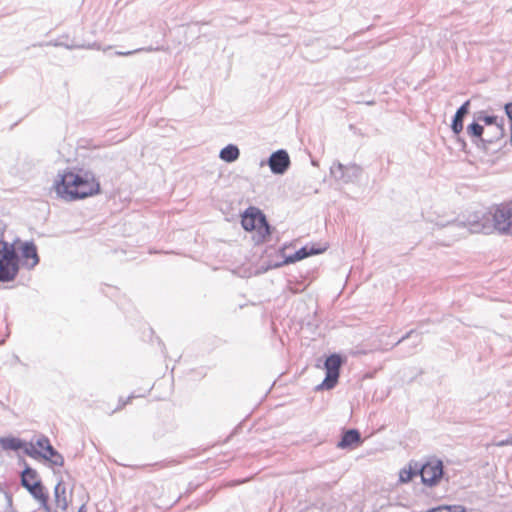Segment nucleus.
<instances>
[{
    "label": "nucleus",
    "instance_id": "f257e3e1",
    "mask_svg": "<svg viewBox=\"0 0 512 512\" xmlns=\"http://www.w3.org/2000/svg\"><path fill=\"white\" fill-rule=\"evenodd\" d=\"M436 225L457 232L459 237L467 233L490 234L494 230L501 234H512V201L492 207L488 211L475 212L465 222L454 220Z\"/></svg>",
    "mask_w": 512,
    "mask_h": 512
},
{
    "label": "nucleus",
    "instance_id": "f03ea898",
    "mask_svg": "<svg viewBox=\"0 0 512 512\" xmlns=\"http://www.w3.org/2000/svg\"><path fill=\"white\" fill-rule=\"evenodd\" d=\"M56 193L65 200L82 199L99 191L100 185L90 173L77 174L71 171L58 175Z\"/></svg>",
    "mask_w": 512,
    "mask_h": 512
},
{
    "label": "nucleus",
    "instance_id": "7ed1b4c3",
    "mask_svg": "<svg viewBox=\"0 0 512 512\" xmlns=\"http://www.w3.org/2000/svg\"><path fill=\"white\" fill-rule=\"evenodd\" d=\"M19 271V257L15 243L0 240V282L15 279Z\"/></svg>",
    "mask_w": 512,
    "mask_h": 512
},
{
    "label": "nucleus",
    "instance_id": "20e7f679",
    "mask_svg": "<svg viewBox=\"0 0 512 512\" xmlns=\"http://www.w3.org/2000/svg\"><path fill=\"white\" fill-rule=\"evenodd\" d=\"M38 476L37 471L25 464V469L21 473V485L38 500L41 507L48 508V495L44 492V486L40 480L35 482L28 481V477Z\"/></svg>",
    "mask_w": 512,
    "mask_h": 512
},
{
    "label": "nucleus",
    "instance_id": "39448f33",
    "mask_svg": "<svg viewBox=\"0 0 512 512\" xmlns=\"http://www.w3.org/2000/svg\"><path fill=\"white\" fill-rule=\"evenodd\" d=\"M362 172L361 166L355 163L344 165L339 161H335L330 167L331 177L343 184L355 183L361 177Z\"/></svg>",
    "mask_w": 512,
    "mask_h": 512
},
{
    "label": "nucleus",
    "instance_id": "423d86ee",
    "mask_svg": "<svg viewBox=\"0 0 512 512\" xmlns=\"http://www.w3.org/2000/svg\"><path fill=\"white\" fill-rule=\"evenodd\" d=\"M342 365V358L338 354H331L324 363L326 370V377L321 384V387L332 389L338 382L340 368Z\"/></svg>",
    "mask_w": 512,
    "mask_h": 512
},
{
    "label": "nucleus",
    "instance_id": "0eeeda50",
    "mask_svg": "<svg viewBox=\"0 0 512 512\" xmlns=\"http://www.w3.org/2000/svg\"><path fill=\"white\" fill-rule=\"evenodd\" d=\"M425 485L434 486L443 476V464L440 460L427 462L418 472Z\"/></svg>",
    "mask_w": 512,
    "mask_h": 512
},
{
    "label": "nucleus",
    "instance_id": "6e6552de",
    "mask_svg": "<svg viewBox=\"0 0 512 512\" xmlns=\"http://www.w3.org/2000/svg\"><path fill=\"white\" fill-rule=\"evenodd\" d=\"M475 120L478 122L484 123L486 126H489L493 130V135L491 137L483 139L487 143L491 144L496 140L500 139L504 135L503 124L498 122V117L494 115H486L484 111H480L475 114Z\"/></svg>",
    "mask_w": 512,
    "mask_h": 512
},
{
    "label": "nucleus",
    "instance_id": "1a4fd4ad",
    "mask_svg": "<svg viewBox=\"0 0 512 512\" xmlns=\"http://www.w3.org/2000/svg\"><path fill=\"white\" fill-rule=\"evenodd\" d=\"M267 164L273 174L283 175L290 167V157L286 150L279 149L273 152Z\"/></svg>",
    "mask_w": 512,
    "mask_h": 512
},
{
    "label": "nucleus",
    "instance_id": "9d476101",
    "mask_svg": "<svg viewBox=\"0 0 512 512\" xmlns=\"http://www.w3.org/2000/svg\"><path fill=\"white\" fill-rule=\"evenodd\" d=\"M36 446L43 450L42 459L47 460L54 466H63V456L51 445L48 437L41 436L36 440Z\"/></svg>",
    "mask_w": 512,
    "mask_h": 512
},
{
    "label": "nucleus",
    "instance_id": "9b49d317",
    "mask_svg": "<svg viewBox=\"0 0 512 512\" xmlns=\"http://www.w3.org/2000/svg\"><path fill=\"white\" fill-rule=\"evenodd\" d=\"M23 260V266L33 269L39 263L37 247L32 241H26L19 246Z\"/></svg>",
    "mask_w": 512,
    "mask_h": 512
},
{
    "label": "nucleus",
    "instance_id": "f8f14e48",
    "mask_svg": "<svg viewBox=\"0 0 512 512\" xmlns=\"http://www.w3.org/2000/svg\"><path fill=\"white\" fill-rule=\"evenodd\" d=\"M264 214L255 207H249L242 215L241 224L246 231H254L258 227L259 218Z\"/></svg>",
    "mask_w": 512,
    "mask_h": 512
},
{
    "label": "nucleus",
    "instance_id": "ddd939ff",
    "mask_svg": "<svg viewBox=\"0 0 512 512\" xmlns=\"http://www.w3.org/2000/svg\"><path fill=\"white\" fill-rule=\"evenodd\" d=\"M326 250V247H316L315 245L304 246L297 250L294 254L289 255L285 259V263H295L297 261L303 260L309 256L318 255L323 253Z\"/></svg>",
    "mask_w": 512,
    "mask_h": 512
},
{
    "label": "nucleus",
    "instance_id": "4468645a",
    "mask_svg": "<svg viewBox=\"0 0 512 512\" xmlns=\"http://www.w3.org/2000/svg\"><path fill=\"white\" fill-rule=\"evenodd\" d=\"M361 442L362 439L360 432L357 429H349L342 434L337 447L340 449H348L361 444Z\"/></svg>",
    "mask_w": 512,
    "mask_h": 512
},
{
    "label": "nucleus",
    "instance_id": "2eb2a0df",
    "mask_svg": "<svg viewBox=\"0 0 512 512\" xmlns=\"http://www.w3.org/2000/svg\"><path fill=\"white\" fill-rule=\"evenodd\" d=\"M470 101L467 100L464 102L456 111L452 123L451 129L454 134H459L463 130V120L465 116L469 113Z\"/></svg>",
    "mask_w": 512,
    "mask_h": 512
},
{
    "label": "nucleus",
    "instance_id": "dca6fc26",
    "mask_svg": "<svg viewBox=\"0 0 512 512\" xmlns=\"http://www.w3.org/2000/svg\"><path fill=\"white\" fill-rule=\"evenodd\" d=\"M259 219L258 227L254 230L256 231L255 241L256 243H263L269 240L273 228L269 225L265 216Z\"/></svg>",
    "mask_w": 512,
    "mask_h": 512
},
{
    "label": "nucleus",
    "instance_id": "f3484780",
    "mask_svg": "<svg viewBox=\"0 0 512 512\" xmlns=\"http://www.w3.org/2000/svg\"><path fill=\"white\" fill-rule=\"evenodd\" d=\"M240 156L239 148L234 144H229L221 149L219 157L221 160L232 163L236 161Z\"/></svg>",
    "mask_w": 512,
    "mask_h": 512
},
{
    "label": "nucleus",
    "instance_id": "a211bd4d",
    "mask_svg": "<svg viewBox=\"0 0 512 512\" xmlns=\"http://www.w3.org/2000/svg\"><path fill=\"white\" fill-rule=\"evenodd\" d=\"M0 446L4 450L17 451L25 446V443L16 437H1Z\"/></svg>",
    "mask_w": 512,
    "mask_h": 512
},
{
    "label": "nucleus",
    "instance_id": "6ab92c4d",
    "mask_svg": "<svg viewBox=\"0 0 512 512\" xmlns=\"http://www.w3.org/2000/svg\"><path fill=\"white\" fill-rule=\"evenodd\" d=\"M467 134L471 137H475V138L479 139L480 141H482L484 143H487L486 141L483 140V139H485L483 137L484 127L477 120L474 121L473 123H471L470 125H468Z\"/></svg>",
    "mask_w": 512,
    "mask_h": 512
},
{
    "label": "nucleus",
    "instance_id": "aec40b11",
    "mask_svg": "<svg viewBox=\"0 0 512 512\" xmlns=\"http://www.w3.org/2000/svg\"><path fill=\"white\" fill-rule=\"evenodd\" d=\"M54 494L57 505L61 507L63 510L66 509L68 504L65 497V487L62 486L61 482H58V484L55 486Z\"/></svg>",
    "mask_w": 512,
    "mask_h": 512
},
{
    "label": "nucleus",
    "instance_id": "412c9836",
    "mask_svg": "<svg viewBox=\"0 0 512 512\" xmlns=\"http://www.w3.org/2000/svg\"><path fill=\"white\" fill-rule=\"evenodd\" d=\"M23 448H24V453L34 459L42 458V456H43L42 450L36 449L32 443L29 446H27L25 444V446Z\"/></svg>",
    "mask_w": 512,
    "mask_h": 512
},
{
    "label": "nucleus",
    "instance_id": "4be33fe9",
    "mask_svg": "<svg viewBox=\"0 0 512 512\" xmlns=\"http://www.w3.org/2000/svg\"><path fill=\"white\" fill-rule=\"evenodd\" d=\"M160 50H163V48L162 47L153 48V47L150 46V47H147V48H139V49H135V50H132V51H126V52L117 51V52H115V54L118 55V56H129V55H133L135 53L141 52V51L151 52V51H160Z\"/></svg>",
    "mask_w": 512,
    "mask_h": 512
},
{
    "label": "nucleus",
    "instance_id": "5701e85b",
    "mask_svg": "<svg viewBox=\"0 0 512 512\" xmlns=\"http://www.w3.org/2000/svg\"><path fill=\"white\" fill-rule=\"evenodd\" d=\"M417 475L416 471L410 469H402L399 474L400 481L403 483L409 482L413 476Z\"/></svg>",
    "mask_w": 512,
    "mask_h": 512
},
{
    "label": "nucleus",
    "instance_id": "b1692460",
    "mask_svg": "<svg viewBox=\"0 0 512 512\" xmlns=\"http://www.w3.org/2000/svg\"><path fill=\"white\" fill-rule=\"evenodd\" d=\"M414 334L416 335V338H417V340L414 342V346H417L420 343V341H421V337H420L419 334H416V332L414 330H410L409 332H407L402 338H400L395 343V345H398L401 342H403L404 340L411 338Z\"/></svg>",
    "mask_w": 512,
    "mask_h": 512
},
{
    "label": "nucleus",
    "instance_id": "393cba45",
    "mask_svg": "<svg viewBox=\"0 0 512 512\" xmlns=\"http://www.w3.org/2000/svg\"><path fill=\"white\" fill-rule=\"evenodd\" d=\"M504 109H505V113L508 117V119L510 120V123H511V142H512V102L510 103H506L504 105Z\"/></svg>",
    "mask_w": 512,
    "mask_h": 512
},
{
    "label": "nucleus",
    "instance_id": "a878e982",
    "mask_svg": "<svg viewBox=\"0 0 512 512\" xmlns=\"http://www.w3.org/2000/svg\"><path fill=\"white\" fill-rule=\"evenodd\" d=\"M443 512H465L461 506H443Z\"/></svg>",
    "mask_w": 512,
    "mask_h": 512
},
{
    "label": "nucleus",
    "instance_id": "bb28decb",
    "mask_svg": "<svg viewBox=\"0 0 512 512\" xmlns=\"http://www.w3.org/2000/svg\"><path fill=\"white\" fill-rule=\"evenodd\" d=\"M427 512H443V506L432 508V509L428 510Z\"/></svg>",
    "mask_w": 512,
    "mask_h": 512
},
{
    "label": "nucleus",
    "instance_id": "cd10ccee",
    "mask_svg": "<svg viewBox=\"0 0 512 512\" xmlns=\"http://www.w3.org/2000/svg\"><path fill=\"white\" fill-rule=\"evenodd\" d=\"M484 134L486 135L484 138L491 137L493 135V130L489 128L486 132L484 131Z\"/></svg>",
    "mask_w": 512,
    "mask_h": 512
},
{
    "label": "nucleus",
    "instance_id": "c85d7f7f",
    "mask_svg": "<svg viewBox=\"0 0 512 512\" xmlns=\"http://www.w3.org/2000/svg\"><path fill=\"white\" fill-rule=\"evenodd\" d=\"M132 398H134V396H133V395L129 396V397L127 398V400H126L125 402H123L122 406H125L127 403H129V401H130Z\"/></svg>",
    "mask_w": 512,
    "mask_h": 512
},
{
    "label": "nucleus",
    "instance_id": "c756f323",
    "mask_svg": "<svg viewBox=\"0 0 512 512\" xmlns=\"http://www.w3.org/2000/svg\"><path fill=\"white\" fill-rule=\"evenodd\" d=\"M78 512H87V510H86V506H85V505H82V506L78 509Z\"/></svg>",
    "mask_w": 512,
    "mask_h": 512
},
{
    "label": "nucleus",
    "instance_id": "7c9ffc66",
    "mask_svg": "<svg viewBox=\"0 0 512 512\" xmlns=\"http://www.w3.org/2000/svg\"><path fill=\"white\" fill-rule=\"evenodd\" d=\"M37 480V476H34V477H28V481L32 482V481H36Z\"/></svg>",
    "mask_w": 512,
    "mask_h": 512
}]
</instances>
